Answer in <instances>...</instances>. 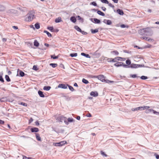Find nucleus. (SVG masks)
<instances>
[{
    "label": "nucleus",
    "mask_w": 159,
    "mask_h": 159,
    "mask_svg": "<svg viewBox=\"0 0 159 159\" xmlns=\"http://www.w3.org/2000/svg\"><path fill=\"white\" fill-rule=\"evenodd\" d=\"M61 21H62L60 17L56 19L55 20V22L57 23L61 22Z\"/></svg>",
    "instance_id": "obj_16"
},
{
    "label": "nucleus",
    "mask_w": 159,
    "mask_h": 159,
    "mask_svg": "<svg viewBox=\"0 0 159 159\" xmlns=\"http://www.w3.org/2000/svg\"><path fill=\"white\" fill-rule=\"evenodd\" d=\"M19 104L22 105L23 106H25V107H26L27 106V105L26 103H25L23 102H21L20 103H19Z\"/></svg>",
    "instance_id": "obj_37"
},
{
    "label": "nucleus",
    "mask_w": 159,
    "mask_h": 159,
    "mask_svg": "<svg viewBox=\"0 0 159 159\" xmlns=\"http://www.w3.org/2000/svg\"><path fill=\"white\" fill-rule=\"evenodd\" d=\"M74 28L77 31L81 32L83 34L84 32V31H82L81 29L77 25H75L74 26Z\"/></svg>",
    "instance_id": "obj_8"
},
{
    "label": "nucleus",
    "mask_w": 159,
    "mask_h": 159,
    "mask_svg": "<svg viewBox=\"0 0 159 159\" xmlns=\"http://www.w3.org/2000/svg\"><path fill=\"white\" fill-rule=\"evenodd\" d=\"M154 156H155L156 158L157 159H159V155H158L156 153H155L154 154Z\"/></svg>",
    "instance_id": "obj_50"
},
{
    "label": "nucleus",
    "mask_w": 159,
    "mask_h": 159,
    "mask_svg": "<svg viewBox=\"0 0 159 159\" xmlns=\"http://www.w3.org/2000/svg\"><path fill=\"white\" fill-rule=\"evenodd\" d=\"M101 154L103 156H104L106 157L107 156V155L105 154V153L102 151H101Z\"/></svg>",
    "instance_id": "obj_43"
},
{
    "label": "nucleus",
    "mask_w": 159,
    "mask_h": 159,
    "mask_svg": "<svg viewBox=\"0 0 159 159\" xmlns=\"http://www.w3.org/2000/svg\"><path fill=\"white\" fill-rule=\"evenodd\" d=\"M35 123L36 125H39V124L38 121H36V122H35Z\"/></svg>",
    "instance_id": "obj_59"
},
{
    "label": "nucleus",
    "mask_w": 159,
    "mask_h": 159,
    "mask_svg": "<svg viewBox=\"0 0 159 159\" xmlns=\"http://www.w3.org/2000/svg\"><path fill=\"white\" fill-rule=\"evenodd\" d=\"M34 18V12L33 11H29L27 14L24 20L26 22H30Z\"/></svg>",
    "instance_id": "obj_2"
},
{
    "label": "nucleus",
    "mask_w": 159,
    "mask_h": 159,
    "mask_svg": "<svg viewBox=\"0 0 159 159\" xmlns=\"http://www.w3.org/2000/svg\"><path fill=\"white\" fill-rule=\"evenodd\" d=\"M70 56L72 57H75L77 56V53H76L70 54Z\"/></svg>",
    "instance_id": "obj_27"
},
{
    "label": "nucleus",
    "mask_w": 159,
    "mask_h": 159,
    "mask_svg": "<svg viewBox=\"0 0 159 159\" xmlns=\"http://www.w3.org/2000/svg\"><path fill=\"white\" fill-rule=\"evenodd\" d=\"M67 86L68 87L69 89L71 91H74V89L73 88L72 86H70V85H69L68 84H67Z\"/></svg>",
    "instance_id": "obj_31"
},
{
    "label": "nucleus",
    "mask_w": 159,
    "mask_h": 159,
    "mask_svg": "<svg viewBox=\"0 0 159 159\" xmlns=\"http://www.w3.org/2000/svg\"><path fill=\"white\" fill-rule=\"evenodd\" d=\"M102 10L104 11H105L106 10V9L105 7H102Z\"/></svg>",
    "instance_id": "obj_62"
},
{
    "label": "nucleus",
    "mask_w": 159,
    "mask_h": 159,
    "mask_svg": "<svg viewBox=\"0 0 159 159\" xmlns=\"http://www.w3.org/2000/svg\"><path fill=\"white\" fill-rule=\"evenodd\" d=\"M93 77L97 78L102 82H105L108 84L113 83L114 82V81H110L109 80H106V77L102 75H100L97 76H94Z\"/></svg>",
    "instance_id": "obj_1"
},
{
    "label": "nucleus",
    "mask_w": 159,
    "mask_h": 159,
    "mask_svg": "<svg viewBox=\"0 0 159 159\" xmlns=\"http://www.w3.org/2000/svg\"><path fill=\"white\" fill-rule=\"evenodd\" d=\"M51 87L50 86H44L43 89L45 90L48 91L49 90L51 89Z\"/></svg>",
    "instance_id": "obj_23"
},
{
    "label": "nucleus",
    "mask_w": 159,
    "mask_h": 159,
    "mask_svg": "<svg viewBox=\"0 0 159 159\" xmlns=\"http://www.w3.org/2000/svg\"><path fill=\"white\" fill-rule=\"evenodd\" d=\"M19 74L20 75L21 77L24 76L25 75L23 71H20V72Z\"/></svg>",
    "instance_id": "obj_33"
},
{
    "label": "nucleus",
    "mask_w": 159,
    "mask_h": 159,
    "mask_svg": "<svg viewBox=\"0 0 159 159\" xmlns=\"http://www.w3.org/2000/svg\"><path fill=\"white\" fill-rule=\"evenodd\" d=\"M153 28V27H152L151 28L148 27L144 29H141L139 30V33L141 35H143V33H151L152 32L151 30V28Z\"/></svg>",
    "instance_id": "obj_3"
},
{
    "label": "nucleus",
    "mask_w": 159,
    "mask_h": 159,
    "mask_svg": "<svg viewBox=\"0 0 159 159\" xmlns=\"http://www.w3.org/2000/svg\"><path fill=\"white\" fill-rule=\"evenodd\" d=\"M33 119L32 118H31L29 120V122L30 123L31 122H32L33 121Z\"/></svg>",
    "instance_id": "obj_58"
},
{
    "label": "nucleus",
    "mask_w": 159,
    "mask_h": 159,
    "mask_svg": "<svg viewBox=\"0 0 159 159\" xmlns=\"http://www.w3.org/2000/svg\"><path fill=\"white\" fill-rule=\"evenodd\" d=\"M152 47V45L150 44H148L147 45L145 46L144 48H150Z\"/></svg>",
    "instance_id": "obj_39"
},
{
    "label": "nucleus",
    "mask_w": 159,
    "mask_h": 159,
    "mask_svg": "<svg viewBox=\"0 0 159 159\" xmlns=\"http://www.w3.org/2000/svg\"><path fill=\"white\" fill-rule=\"evenodd\" d=\"M1 102H5L8 101V99L7 97H4L0 99Z\"/></svg>",
    "instance_id": "obj_10"
},
{
    "label": "nucleus",
    "mask_w": 159,
    "mask_h": 159,
    "mask_svg": "<svg viewBox=\"0 0 159 159\" xmlns=\"http://www.w3.org/2000/svg\"><path fill=\"white\" fill-rule=\"evenodd\" d=\"M50 65L53 67L55 68L57 66V64L55 63H51L50 64Z\"/></svg>",
    "instance_id": "obj_32"
},
{
    "label": "nucleus",
    "mask_w": 159,
    "mask_h": 159,
    "mask_svg": "<svg viewBox=\"0 0 159 159\" xmlns=\"http://www.w3.org/2000/svg\"><path fill=\"white\" fill-rule=\"evenodd\" d=\"M80 116H78L76 117V119L78 120H80Z\"/></svg>",
    "instance_id": "obj_64"
},
{
    "label": "nucleus",
    "mask_w": 159,
    "mask_h": 159,
    "mask_svg": "<svg viewBox=\"0 0 159 159\" xmlns=\"http://www.w3.org/2000/svg\"><path fill=\"white\" fill-rule=\"evenodd\" d=\"M0 81L2 83H4V80L1 75H0Z\"/></svg>",
    "instance_id": "obj_45"
},
{
    "label": "nucleus",
    "mask_w": 159,
    "mask_h": 159,
    "mask_svg": "<svg viewBox=\"0 0 159 159\" xmlns=\"http://www.w3.org/2000/svg\"><path fill=\"white\" fill-rule=\"evenodd\" d=\"M131 67L133 68L137 67V65L135 64H132L131 65Z\"/></svg>",
    "instance_id": "obj_48"
},
{
    "label": "nucleus",
    "mask_w": 159,
    "mask_h": 159,
    "mask_svg": "<svg viewBox=\"0 0 159 159\" xmlns=\"http://www.w3.org/2000/svg\"><path fill=\"white\" fill-rule=\"evenodd\" d=\"M152 112L154 114H159V112H157V111H155V110H153Z\"/></svg>",
    "instance_id": "obj_53"
},
{
    "label": "nucleus",
    "mask_w": 159,
    "mask_h": 159,
    "mask_svg": "<svg viewBox=\"0 0 159 159\" xmlns=\"http://www.w3.org/2000/svg\"><path fill=\"white\" fill-rule=\"evenodd\" d=\"M68 121L69 122H72L73 121V119L72 118H69L68 119Z\"/></svg>",
    "instance_id": "obj_47"
},
{
    "label": "nucleus",
    "mask_w": 159,
    "mask_h": 159,
    "mask_svg": "<svg viewBox=\"0 0 159 159\" xmlns=\"http://www.w3.org/2000/svg\"><path fill=\"white\" fill-rule=\"evenodd\" d=\"M123 63L122 62H118L114 64V66L116 67H119L122 66Z\"/></svg>",
    "instance_id": "obj_19"
},
{
    "label": "nucleus",
    "mask_w": 159,
    "mask_h": 159,
    "mask_svg": "<svg viewBox=\"0 0 159 159\" xmlns=\"http://www.w3.org/2000/svg\"><path fill=\"white\" fill-rule=\"evenodd\" d=\"M34 26L35 28L37 29H39L40 27L39 24L38 23H36L34 25Z\"/></svg>",
    "instance_id": "obj_24"
},
{
    "label": "nucleus",
    "mask_w": 159,
    "mask_h": 159,
    "mask_svg": "<svg viewBox=\"0 0 159 159\" xmlns=\"http://www.w3.org/2000/svg\"><path fill=\"white\" fill-rule=\"evenodd\" d=\"M58 87L62 89H66L67 88V86L64 84H60L58 85Z\"/></svg>",
    "instance_id": "obj_6"
},
{
    "label": "nucleus",
    "mask_w": 159,
    "mask_h": 159,
    "mask_svg": "<svg viewBox=\"0 0 159 159\" xmlns=\"http://www.w3.org/2000/svg\"><path fill=\"white\" fill-rule=\"evenodd\" d=\"M35 135H36V139L38 141H41V138L39 134L38 133H36Z\"/></svg>",
    "instance_id": "obj_17"
},
{
    "label": "nucleus",
    "mask_w": 159,
    "mask_h": 159,
    "mask_svg": "<svg viewBox=\"0 0 159 159\" xmlns=\"http://www.w3.org/2000/svg\"><path fill=\"white\" fill-rule=\"evenodd\" d=\"M4 123V121L0 120V124H3Z\"/></svg>",
    "instance_id": "obj_56"
},
{
    "label": "nucleus",
    "mask_w": 159,
    "mask_h": 159,
    "mask_svg": "<svg viewBox=\"0 0 159 159\" xmlns=\"http://www.w3.org/2000/svg\"><path fill=\"white\" fill-rule=\"evenodd\" d=\"M117 12L120 15H123L124 14L123 11L120 9H118L117 10Z\"/></svg>",
    "instance_id": "obj_14"
},
{
    "label": "nucleus",
    "mask_w": 159,
    "mask_h": 159,
    "mask_svg": "<svg viewBox=\"0 0 159 159\" xmlns=\"http://www.w3.org/2000/svg\"><path fill=\"white\" fill-rule=\"evenodd\" d=\"M2 40V41L4 42H6L7 41V39L5 38H3Z\"/></svg>",
    "instance_id": "obj_63"
},
{
    "label": "nucleus",
    "mask_w": 159,
    "mask_h": 159,
    "mask_svg": "<svg viewBox=\"0 0 159 159\" xmlns=\"http://www.w3.org/2000/svg\"><path fill=\"white\" fill-rule=\"evenodd\" d=\"M70 20L74 23L76 22V18L74 16H72L70 18Z\"/></svg>",
    "instance_id": "obj_20"
},
{
    "label": "nucleus",
    "mask_w": 159,
    "mask_h": 159,
    "mask_svg": "<svg viewBox=\"0 0 159 159\" xmlns=\"http://www.w3.org/2000/svg\"><path fill=\"white\" fill-rule=\"evenodd\" d=\"M140 78L142 80H146L148 78V77L147 76H142Z\"/></svg>",
    "instance_id": "obj_41"
},
{
    "label": "nucleus",
    "mask_w": 159,
    "mask_h": 159,
    "mask_svg": "<svg viewBox=\"0 0 159 159\" xmlns=\"http://www.w3.org/2000/svg\"><path fill=\"white\" fill-rule=\"evenodd\" d=\"M97 13L99 15H100L102 16H104L105 15V14L104 13H103V12H102L100 11H98Z\"/></svg>",
    "instance_id": "obj_22"
},
{
    "label": "nucleus",
    "mask_w": 159,
    "mask_h": 159,
    "mask_svg": "<svg viewBox=\"0 0 159 159\" xmlns=\"http://www.w3.org/2000/svg\"><path fill=\"white\" fill-rule=\"evenodd\" d=\"M44 33H46L47 35H48V37H51L52 36L51 34L50 33L48 32V31H47L46 30H44Z\"/></svg>",
    "instance_id": "obj_28"
},
{
    "label": "nucleus",
    "mask_w": 159,
    "mask_h": 159,
    "mask_svg": "<svg viewBox=\"0 0 159 159\" xmlns=\"http://www.w3.org/2000/svg\"><path fill=\"white\" fill-rule=\"evenodd\" d=\"M38 93L39 96L41 97L44 98L45 96L43 94V93L41 91H39L38 92Z\"/></svg>",
    "instance_id": "obj_15"
},
{
    "label": "nucleus",
    "mask_w": 159,
    "mask_h": 159,
    "mask_svg": "<svg viewBox=\"0 0 159 159\" xmlns=\"http://www.w3.org/2000/svg\"><path fill=\"white\" fill-rule=\"evenodd\" d=\"M51 58H52L53 59H57L58 57V56H55V55H51Z\"/></svg>",
    "instance_id": "obj_36"
},
{
    "label": "nucleus",
    "mask_w": 159,
    "mask_h": 159,
    "mask_svg": "<svg viewBox=\"0 0 159 159\" xmlns=\"http://www.w3.org/2000/svg\"><path fill=\"white\" fill-rule=\"evenodd\" d=\"M66 144L67 142L66 141H63L59 143H54L53 145L57 147H61Z\"/></svg>",
    "instance_id": "obj_5"
},
{
    "label": "nucleus",
    "mask_w": 159,
    "mask_h": 159,
    "mask_svg": "<svg viewBox=\"0 0 159 159\" xmlns=\"http://www.w3.org/2000/svg\"><path fill=\"white\" fill-rule=\"evenodd\" d=\"M90 95L93 97H97L98 96V93L97 92L92 91L90 93Z\"/></svg>",
    "instance_id": "obj_7"
},
{
    "label": "nucleus",
    "mask_w": 159,
    "mask_h": 159,
    "mask_svg": "<svg viewBox=\"0 0 159 159\" xmlns=\"http://www.w3.org/2000/svg\"><path fill=\"white\" fill-rule=\"evenodd\" d=\"M116 57L117 61H124L126 60L125 58H122L119 57Z\"/></svg>",
    "instance_id": "obj_12"
},
{
    "label": "nucleus",
    "mask_w": 159,
    "mask_h": 159,
    "mask_svg": "<svg viewBox=\"0 0 159 159\" xmlns=\"http://www.w3.org/2000/svg\"><path fill=\"white\" fill-rule=\"evenodd\" d=\"M120 26L121 28H125V27L128 28L129 27L128 26V25L126 26L124 24H122V25H121Z\"/></svg>",
    "instance_id": "obj_40"
},
{
    "label": "nucleus",
    "mask_w": 159,
    "mask_h": 159,
    "mask_svg": "<svg viewBox=\"0 0 159 159\" xmlns=\"http://www.w3.org/2000/svg\"><path fill=\"white\" fill-rule=\"evenodd\" d=\"M115 3H117L118 0H112Z\"/></svg>",
    "instance_id": "obj_61"
},
{
    "label": "nucleus",
    "mask_w": 159,
    "mask_h": 159,
    "mask_svg": "<svg viewBox=\"0 0 159 159\" xmlns=\"http://www.w3.org/2000/svg\"><path fill=\"white\" fill-rule=\"evenodd\" d=\"M5 78L7 82H10L11 81V80L10 79L9 76L8 75H6L5 76Z\"/></svg>",
    "instance_id": "obj_26"
},
{
    "label": "nucleus",
    "mask_w": 159,
    "mask_h": 159,
    "mask_svg": "<svg viewBox=\"0 0 159 159\" xmlns=\"http://www.w3.org/2000/svg\"><path fill=\"white\" fill-rule=\"evenodd\" d=\"M30 130L32 132H37L39 131V129L36 127L32 128Z\"/></svg>",
    "instance_id": "obj_9"
},
{
    "label": "nucleus",
    "mask_w": 159,
    "mask_h": 159,
    "mask_svg": "<svg viewBox=\"0 0 159 159\" xmlns=\"http://www.w3.org/2000/svg\"><path fill=\"white\" fill-rule=\"evenodd\" d=\"M130 77L132 78H135L137 77V76L136 75L134 74V75H130Z\"/></svg>",
    "instance_id": "obj_46"
},
{
    "label": "nucleus",
    "mask_w": 159,
    "mask_h": 159,
    "mask_svg": "<svg viewBox=\"0 0 159 159\" xmlns=\"http://www.w3.org/2000/svg\"><path fill=\"white\" fill-rule=\"evenodd\" d=\"M140 38L141 39H145L146 40H147V39H148V37H141Z\"/></svg>",
    "instance_id": "obj_49"
},
{
    "label": "nucleus",
    "mask_w": 159,
    "mask_h": 159,
    "mask_svg": "<svg viewBox=\"0 0 159 159\" xmlns=\"http://www.w3.org/2000/svg\"><path fill=\"white\" fill-rule=\"evenodd\" d=\"M94 21L96 23L99 24L100 23V20L97 18L94 19Z\"/></svg>",
    "instance_id": "obj_25"
},
{
    "label": "nucleus",
    "mask_w": 159,
    "mask_h": 159,
    "mask_svg": "<svg viewBox=\"0 0 159 159\" xmlns=\"http://www.w3.org/2000/svg\"><path fill=\"white\" fill-rule=\"evenodd\" d=\"M34 45L37 47H39V43L36 40H35L34 41Z\"/></svg>",
    "instance_id": "obj_18"
},
{
    "label": "nucleus",
    "mask_w": 159,
    "mask_h": 159,
    "mask_svg": "<svg viewBox=\"0 0 159 159\" xmlns=\"http://www.w3.org/2000/svg\"><path fill=\"white\" fill-rule=\"evenodd\" d=\"M90 4L93 5L95 6H97V3L94 2H91L90 3Z\"/></svg>",
    "instance_id": "obj_42"
},
{
    "label": "nucleus",
    "mask_w": 159,
    "mask_h": 159,
    "mask_svg": "<svg viewBox=\"0 0 159 159\" xmlns=\"http://www.w3.org/2000/svg\"><path fill=\"white\" fill-rule=\"evenodd\" d=\"M104 22L106 23L108 25H111L112 24L111 21L110 20H104Z\"/></svg>",
    "instance_id": "obj_13"
},
{
    "label": "nucleus",
    "mask_w": 159,
    "mask_h": 159,
    "mask_svg": "<svg viewBox=\"0 0 159 159\" xmlns=\"http://www.w3.org/2000/svg\"><path fill=\"white\" fill-rule=\"evenodd\" d=\"M87 116L88 117H91L92 116L91 114L90 113H88L87 114Z\"/></svg>",
    "instance_id": "obj_60"
},
{
    "label": "nucleus",
    "mask_w": 159,
    "mask_h": 159,
    "mask_svg": "<svg viewBox=\"0 0 159 159\" xmlns=\"http://www.w3.org/2000/svg\"><path fill=\"white\" fill-rule=\"evenodd\" d=\"M112 62H117V57H116L114 58H112Z\"/></svg>",
    "instance_id": "obj_44"
},
{
    "label": "nucleus",
    "mask_w": 159,
    "mask_h": 159,
    "mask_svg": "<svg viewBox=\"0 0 159 159\" xmlns=\"http://www.w3.org/2000/svg\"><path fill=\"white\" fill-rule=\"evenodd\" d=\"M112 58H109L107 60L108 61V62H112Z\"/></svg>",
    "instance_id": "obj_57"
},
{
    "label": "nucleus",
    "mask_w": 159,
    "mask_h": 159,
    "mask_svg": "<svg viewBox=\"0 0 159 159\" xmlns=\"http://www.w3.org/2000/svg\"><path fill=\"white\" fill-rule=\"evenodd\" d=\"M48 29L52 32L53 31V27L50 26L48 27Z\"/></svg>",
    "instance_id": "obj_35"
},
{
    "label": "nucleus",
    "mask_w": 159,
    "mask_h": 159,
    "mask_svg": "<svg viewBox=\"0 0 159 159\" xmlns=\"http://www.w3.org/2000/svg\"><path fill=\"white\" fill-rule=\"evenodd\" d=\"M126 63L127 64L129 65L131 64V62L128 59L126 61Z\"/></svg>",
    "instance_id": "obj_38"
},
{
    "label": "nucleus",
    "mask_w": 159,
    "mask_h": 159,
    "mask_svg": "<svg viewBox=\"0 0 159 159\" xmlns=\"http://www.w3.org/2000/svg\"><path fill=\"white\" fill-rule=\"evenodd\" d=\"M108 5L110 7H114V6L112 4H111V3H108Z\"/></svg>",
    "instance_id": "obj_55"
},
{
    "label": "nucleus",
    "mask_w": 159,
    "mask_h": 159,
    "mask_svg": "<svg viewBox=\"0 0 159 159\" xmlns=\"http://www.w3.org/2000/svg\"><path fill=\"white\" fill-rule=\"evenodd\" d=\"M82 81L83 83L85 84H87L89 83L88 81L84 78L83 79Z\"/></svg>",
    "instance_id": "obj_29"
},
{
    "label": "nucleus",
    "mask_w": 159,
    "mask_h": 159,
    "mask_svg": "<svg viewBox=\"0 0 159 159\" xmlns=\"http://www.w3.org/2000/svg\"><path fill=\"white\" fill-rule=\"evenodd\" d=\"M98 29H95V30H91V32L93 34H94L98 32Z\"/></svg>",
    "instance_id": "obj_30"
},
{
    "label": "nucleus",
    "mask_w": 159,
    "mask_h": 159,
    "mask_svg": "<svg viewBox=\"0 0 159 159\" xmlns=\"http://www.w3.org/2000/svg\"><path fill=\"white\" fill-rule=\"evenodd\" d=\"M147 40L149 41H154L153 39L151 38H148V39H147Z\"/></svg>",
    "instance_id": "obj_52"
},
{
    "label": "nucleus",
    "mask_w": 159,
    "mask_h": 159,
    "mask_svg": "<svg viewBox=\"0 0 159 159\" xmlns=\"http://www.w3.org/2000/svg\"><path fill=\"white\" fill-rule=\"evenodd\" d=\"M101 1L103 3L106 4H108L109 2L107 0H101Z\"/></svg>",
    "instance_id": "obj_34"
},
{
    "label": "nucleus",
    "mask_w": 159,
    "mask_h": 159,
    "mask_svg": "<svg viewBox=\"0 0 159 159\" xmlns=\"http://www.w3.org/2000/svg\"><path fill=\"white\" fill-rule=\"evenodd\" d=\"M12 28L15 29V30H17L18 29V27L17 26H12Z\"/></svg>",
    "instance_id": "obj_54"
},
{
    "label": "nucleus",
    "mask_w": 159,
    "mask_h": 159,
    "mask_svg": "<svg viewBox=\"0 0 159 159\" xmlns=\"http://www.w3.org/2000/svg\"><path fill=\"white\" fill-rule=\"evenodd\" d=\"M111 53L116 55H118L119 54V52L116 50L111 51Z\"/></svg>",
    "instance_id": "obj_21"
},
{
    "label": "nucleus",
    "mask_w": 159,
    "mask_h": 159,
    "mask_svg": "<svg viewBox=\"0 0 159 159\" xmlns=\"http://www.w3.org/2000/svg\"><path fill=\"white\" fill-rule=\"evenodd\" d=\"M81 55L82 56H86V57H88V56H89L88 54H86L84 53H81Z\"/></svg>",
    "instance_id": "obj_51"
},
{
    "label": "nucleus",
    "mask_w": 159,
    "mask_h": 159,
    "mask_svg": "<svg viewBox=\"0 0 159 159\" xmlns=\"http://www.w3.org/2000/svg\"><path fill=\"white\" fill-rule=\"evenodd\" d=\"M59 118L60 120V121L62 122V120H64V122H65L66 121V118L65 116H61Z\"/></svg>",
    "instance_id": "obj_11"
},
{
    "label": "nucleus",
    "mask_w": 159,
    "mask_h": 159,
    "mask_svg": "<svg viewBox=\"0 0 159 159\" xmlns=\"http://www.w3.org/2000/svg\"><path fill=\"white\" fill-rule=\"evenodd\" d=\"M150 108L149 106H143L141 107H139L135 108H132L131 110L133 111H137L138 110H142L144 109H148Z\"/></svg>",
    "instance_id": "obj_4"
}]
</instances>
